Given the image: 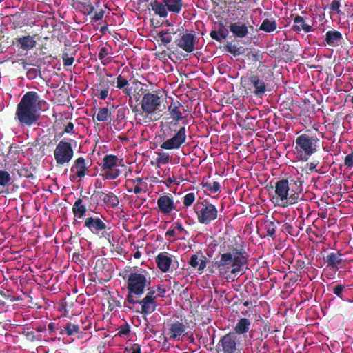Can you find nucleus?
I'll return each mask as SVG.
<instances>
[{
    "instance_id": "obj_1",
    "label": "nucleus",
    "mask_w": 353,
    "mask_h": 353,
    "mask_svg": "<svg viewBox=\"0 0 353 353\" xmlns=\"http://www.w3.org/2000/svg\"><path fill=\"white\" fill-rule=\"evenodd\" d=\"M48 103L41 99L37 92L28 91L23 95L17 104L15 119L21 126H32L39 119V111L48 110Z\"/></svg>"
},
{
    "instance_id": "obj_2",
    "label": "nucleus",
    "mask_w": 353,
    "mask_h": 353,
    "mask_svg": "<svg viewBox=\"0 0 353 353\" xmlns=\"http://www.w3.org/2000/svg\"><path fill=\"white\" fill-rule=\"evenodd\" d=\"M126 279L128 295L125 299L130 304L134 305L150 285V278L148 272L141 268H134L127 276Z\"/></svg>"
},
{
    "instance_id": "obj_3",
    "label": "nucleus",
    "mask_w": 353,
    "mask_h": 353,
    "mask_svg": "<svg viewBox=\"0 0 353 353\" xmlns=\"http://www.w3.org/2000/svg\"><path fill=\"white\" fill-rule=\"evenodd\" d=\"M246 256L247 252L243 248H234L231 252L222 254L216 265L221 274L230 272L236 275L241 272Z\"/></svg>"
},
{
    "instance_id": "obj_4",
    "label": "nucleus",
    "mask_w": 353,
    "mask_h": 353,
    "mask_svg": "<svg viewBox=\"0 0 353 353\" xmlns=\"http://www.w3.org/2000/svg\"><path fill=\"white\" fill-rule=\"evenodd\" d=\"M163 137L165 141L161 144V148L178 150L186 141V128L180 126L176 122H168L163 125Z\"/></svg>"
},
{
    "instance_id": "obj_5",
    "label": "nucleus",
    "mask_w": 353,
    "mask_h": 353,
    "mask_svg": "<svg viewBox=\"0 0 353 353\" xmlns=\"http://www.w3.org/2000/svg\"><path fill=\"white\" fill-rule=\"evenodd\" d=\"M152 10L161 18H166L168 12L179 14L183 6V0H152L150 3Z\"/></svg>"
},
{
    "instance_id": "obj_6",
    "label": "nucleus",
    "mask_w": 353,
    "mask_h": 353,
    "mask_svg": "<svg viewBox=\"0 0 353 353\" xmlns=\"http://www.w3.org/2000/svg\"><path fill=\"white\" fill-rule=\"evenodd\" d=\"M319 141L316 136L306 134L299 136L295 141V149L300 154L301 160L307 161L309 157L317 151V143Z\"/></svg>"
},
{
    "instance_id": "obj_7",
    "label": "nucleus",
    "mask_w": 353,
    "mask_h": 353,
    "mask_svg": "<svg viewBox=\"0 0 353 353\" xmlns=\"http://www.w3.org/2000/svg\"><path fill=\"white\" fill-rule=\"evenodd\" d=\"M294 193L291 192L290 183L288 179H281L275 184V196L273 199L275 202L282 206H285L296 202Z\"/></svg>"
},
{
    "instance_id": "obj_8",
    "label": "nucleus",
    "mask_w": 353,
    "mask_h": 353,
    "mask_svg": "<svg viewBox=\"0 0 353 353\" xmlns=\"http://www.w3.org/2000/svg\"><path fill=\"white\" fill-rule=\"evenodd\" d=\"M71 139L63 138L54 150V159L57 165H63L70 163L74 156Z\"/></svg>"
},
{
    "instance_id": "obj_9",
    "label": "nucleus",
    "mask_w": 353,
    "mask_h": 353,
    "mask_svg": "<svg viewBox=\"0 0 353 353\" xmlns=\"http://www.w3.org/2000/svg\"><path fill=\"white\" fill-rule=\"evenodd\" d=\"M194 210L197 216L198 222L201 224L208 225L218 216V210L216 206L205 201L195 204Z\"/></svg>"
},
{
    "instance_id": "obj_10",
    "label": "nucleus",
    "mask_w": 353,
    "mask_h": 353,
    "mask_svg": "<svg viewBox=\"0 0 353 353\" xmlns=\"http://www.w3.org/2000/svg\"><path fill=\"white\" fill-rule=\"evenodd\" d=\"M102 176L105 179L114 180L121 174V171L117 168L119 166V158L113 154L105 155L100 164Z\"/></svg>"
},
{
    "instance_id": "obj_11",
    "label": "nucleus",
    "mask_w": 353,
    "mask_h": 353,
    "mask_svg": "<svg viewBox=\"0 0 353 353\" xmlns=\"http://www.w3.org/2000/svg\"><path fill=\"white\" fill-rule=\"evenodd\" d=\"M240 341L237 335L233 332H229L223 336L218 344L217 350L219 353H239Z\"/></svg>"
},
{
    "instance_id": "obj_12",
    "label": "nucleus",
    "mask_w": 353,
    "mask_h": 353,
    "mask_svg": "<svg viewBox=\"0 0 353 353\" xmlns=\"http://www.w3.org/2000/svg\"><path fill=\"white\" fill-rule=\"evenodd\" d=\"M157 212L164 216L171 214L177 208L174 197L169 193L160 195L157 199Z\"/></svg>"
},
{
    "instance_id": "obj_13",
    "label": "nucleus",
    "mask_w": 353,
    "mask_h": 353,
    "mask_svg": "<svg viewBox=\"0 0 353 353\" xmlns=\"http://www.w3.org/2000/svg\"><path fill=\"white\" fill-rule=\"evenodd\" d=\"M247 88L251 93L261 98L267 91V83L263 77L257 74H251L248 77Z\"/></svg>"
},
{
    "instance_id": "obj_14",
    "label": "nucleus",
    "mask_w": 353,
    "mask_h": 353,
    "mask_svg": "<svg viewBox=\"0 0 353 353\" xmlns=\"http://www.w3.org/2000/svg\"><path fill=\"white\" fill-rule=\"evenodd\" d=\"M185 330L186 326L182 322L175 321L167 324L165 333L169 340L178 341L181 340L182 336L188 335Z\"/></svg>"
},
{
    "instance_id": "obj_15",
    "label": "nucleus",
    "mask_w": 353,
    "mask_h": 353,
    "mask_svg": "<svg viewBox=\"0 0 353 353\" xmlns=\"http://www.w3.org/2000/svg\"><path fill=\"white\" fill-rule=\"evenodd\" d=\"M161 104V98L157 94L150 92L143 95L141 103L143 112L148 114L154 113L159 108Z\"/></svg>"
},
{
    "instance_id": "obj_16",
    "label": "nucleus",
    "mask_w": 353,
    "mask_h": 353,
    "mask_svg": "<svg viewBox=\"0 0 353 353\" xmlns=\"http://www.w3.org/2000/svg\"><path fill=\"white\" fill-rule=\"evenodd\" d=\"M198 38L194 32H185L177 40V46L185 52L191 53L194 50Z\"/></svg>"
},
{
    "instance_id": "obj_17",
    "label": "nucleus",
    "mask_w": 353,
    "mask_h": 353,
    "mask_svg": "<svg viewBox=\"0 0 353 353\" xmlns=\"http://www.w3.org/2000/svg\"><path fill=\"white\" fill-rule=\"evenodd\" d=\"M70 172L72 174L70 175V179L72 181H75L77 178L81 179L88 174L89 169L85 159L82 157H78L72 165Z\"/></svg>"
},
{
    "instance_id": "obj_18",
    "label": "nucleus",
    "mask_w": 353,
    "mask_h": 353,
    "mask_svg": "<svg viewBox=\"0 0 353 353\" xmlns=\"http://www.w3.org/2000/svg\"><path fill=\"white\" fill-rule=\"evenodd\" d=\"M343 38L342 34L334 29L326 32L324 36V42L326 46L336 48L342 44Z\"/></svg>"
},
{
    "instance_id": "obj_19",
    "label": "nucleus",
    "mask_w": 353,
    "mask_h": 353,
    "mask_svg": "<svg viewBox=\"0 0 353 353\" xmlns=\"http://www.w3.org/2000/svg\"><path fill=\"white\" fill-rule=\"evenodd\" d=\"M84 226L93 234H98L106 228V224L99 217H88L85 219Z\"/></svg>"
},
{
    "instance_id": "obj_20",
    "label": "nucleus",
    "mask_w": 353,
    "mask_h": 353,
    "mask_svg": "<svg viewBox=\"0 0 353 353\" xmlns=\"http://www.w3.org/2000/svg\"><path fill=\"white\" fill-rule=\"evenodd\" d=\"M229 28L230 31L236 38L242 39L245 37L248 34V26L247 23L241 21L231 23Z\"/></svg>"
},
{
    "instance_id": "obj_21",
    "label": "nucleus",
    "mask_w": 353,
    "mask_h": 353,
    "mask_svg": "<svg viewBox=\"0 0 353 353\" xmlns=\"http://www.w3.org/2000/svg\"><path fill=\"white\" fill-rule=\"evenodd\" d=\"M135 304H139L141 306V310H137V312H141L145 316L144 319L148 322L146 316L152 314L156 310L157 306L156 301H152L149 299L143 298L141 300L138 299V301Z\"/></svg>"
},
{
    "instance_id": "obj_22",
    "label": "nucleus",
    "mask_w": 353,
    "mask_h": 353,
    "mask_svg": "<svg viewBox=\"0 0 353 353\" xmlns=\"http://www.w3.org/2000/svg\"><path fill=\"white\" fill-rule=\"evenodd\" d=\"M294 25L292 27L293 31L296 33H300L301 31L305 33L314 31L312 26L306 23V19L302 17L297 15L293 19Z\"/></svg>"
},
{
    "instance_id": "obj_23",
    "label": "nucleus",
    "mask_w": 353,
    "mask_h": 353,
    "mask_svg": "<svg viewBox=\"0 0 353 353\" xmlns=\"http://www.w3.org/2000/svg\"><path fill=\"white\" fill-rule=\"evenodd\" d=\"M72 210L74 214V223H76L79 222V219H82L85 216L87 208L83 203V200L79 198L75 201Z\"/></svg>"
},
{
    "instance_id": "obj_24",
    "label": "nucleus",
    "mask_w": 353,
    "mask_h": 353,
    "mask_svg": "<svg viewBox=\"0 0 353 353\" xmlns=\"http://www.w3.org/2000/svg\"><path fill=\"white\" fill-rule=\"evenodd\" d=\"M172 261L171 256L167 252L160 253L156 257L157 267L165 273L169 271Z\"/></svg>"
},
{
    "instance_id": "obj_25",
    "label": "nucleus",
    "mask_w": 353,
    "mask_h": 353,
    "mask_svg": "<svg viewBox=\"0 0 353 353\" xmlns=\"http://www.w3.org/2000/svg\"><path fill=\"white\" fill-rule=\"evenodd\" d=\"M16 43L19 48L25 51L33 49L37 45V41L34 39V37L30 35L17 38Z\"/></svg>"
},
{
    "instance_id": "obj_26",
    "label": "nucleus",
    "mask_w": 353,
    "mask_h": 353,
    "mask_svg": "<svg viewBox=\"0 0 353 353\" xmlns=\"http://www.w3.org/2000/svg\"><path fill=\"white\" fill-rule=\"evenodd\" d=\"M99 198L108 208H116L119 204V198L112 192L105 193L101 192Z\"/></svg>"
},
{
    "instance_id": "obj_27",
    "label": "nucleus",
    "mask_w": 353,
    "mask_h": 353,
    "mask_svg": "<svg viewBox=\"0 0 353 353\" xmlns=\"http://www.w3.org/2000/svg\"><path fill=\"white\" fill-rule=\"evenodd\" d=\"M251 326V321L247 318H241L236 322L233 333L237 334H244L249 332Z\"/></svg>"
},
{
    "instance_id": "obj_28",
    "label": "nucleus",
    "mask_w": 353,
    "mask_h": 353,
    "mask_svg": "<svg viewBox=\"0 0 353 353\" xmlns=\"http://www.w3.org/2000/svg\"><path fill=\"white\" fill-rule=\"evenodd\" d=\"M327 267L330 269L337 270L339 265L342 262V254L338 252H331L325 259Z\"/></svg>"
},
{
    "instance_id": "obj_29",
    "label": "nucleus",
    "mask_w": 353,
    "mask_h": 353,
    "mask_svg": "<svg viewBox=\"0 0 353 353\" xmlns=\"http://www.w3.org/2000/svg\"><path fill=\"white\" fill-rule=\"evenodd\" d=\"M181 105V103L176 101H172L168 106V112L171 118L173 119V122L179 123V121L183 119L182 113L180 110Z\"/></svg>"
},
{
    "instance_id": "obj_30",
    "label": "nucleus",
    "mask_w": 353,
    "mask_h": 353,
    "mask_svg": "<svg viewBox=\"0 0 353 353\" xmlns=\"http://www.w3.org/2000/svg\"><path fill=\"white\" fill-rule=\"evenodd\" d=\"M203 258L204 259H201L199 258L197 254H193L189 260V264L192 268H196L199 274L203 273L206 268L207 260L206 258Z\"/></svg>"
},
{
    "instance_id": "obj_31",
    "label": "nucleus",
    "mask_w": 353,
    "mask_h": 353,
    "mask_svg": "<svg viewBox=\"0 0 353 353\" xmlns=\"http://www.w3.org/2000/svg\"><path fill=\"white\" fill-rule=\"evenodd\" d=\"M277 224L278 223L269 220L264 221L263 228L266 231V236H270L272 239H275Z\"/></svg>"
},
{
    "instance_id": "obj_32",
    "label": "nucleus",
    "mask_w": 353,
    "mask_h": 353,
    "mask_svg": "<svg viewBox=\"0 0 353 353\" xmlns=\"http://www.w3.org/2000/svg\"><path fill=\"white\" fill-rule=\"evenodd\" d=\"M276 22L274 19H265L259 27V30L272 32L276 29Z\"/></svg>"
},
{
    "instance_id": "obj_33",
    "label": "nucleus",
    "mask_w": 353,
    "mask_h": 353,
    "mask_svg": "<svg viewBox=\"0 0 353 353\" xmlns=\"http://www.w3.org/2000/svg\"><path fill=\"white\" fill-rule=\"evenodd\" d=\"M290 183V188H291V192H294V194L297 192H300L301 190V186L303 184V181L299 176H295L290 178L288 180Z\"/></svg>"
},
{
    "instance_id": "obj_34",
    "label": "nucleus",
    "mask_w": 353,
    "mask_h": 353,
    "mask_svg": "<svg viewBox=\"0 0 353 353\" xmlns=\"http://www.w3.org/2000/svg\"><path fill=\"white\" fill-rule=\"evenodd\" d=\"M111 117V113L108 108H100L96 114V119L99 122H106Z\"/></svg>"
},
{
    "instance_id": "obj_35",
    "label": "nucleus",
    "mask_w": 353,
    "mask_h": 353,
    "mask_svg": "<svg viewBox=\"0 0 353 353\" xmlns=\"http://www.w3.org/2000/svg\"><path fill=\"white\" fill-rule=\"evenodd\" d=\"M202 186L205 190L210 191L212 193H216L221 190V185L217 181L213 183L205 182L202 183Z\"/></svg>"
},
{
    "instance_id": "obj_36",
    "label": "nucleus",
    "mask_w": 353,
    "mask_h": 353,
    "mask_svg": "<svg viewBox=\"0 0 353 353\" xmlns=\"http://www.w3.org/2000/svg\"><path fill=\"white\" fill-rule=\"evenodd\" d=\"M12 177L8 172L0 170V186L6 187L11 184Z\"/></svg>"
},
{
    "instance_id": "obj_37",
    "label": "nucleus",
    "mask_w": 353,
    "mask_h": 353,
    "mask_svg": "<svg viewBox=\"0 0 353 353\" xmlns=\"http://www.w3.org/2000/svg\"><path fill=\"white\" fill-rule=\"evenodd\" d=\"M79 326L78 325H75L72 323L71 322H68L65 325V333L68 336H72L74 334H77L79 332Z\"/></svg>"
},
{
    "instance_id": "obj_38",
    "label": "nucleus",
    "mask_w": 353,
    "mask_h": 353,
    "mask_svg": "<svg viewBox=\"0 0 353 353\" xmlns=\"http://www.w3.org/2000/svg\"><path fill=\"white\" fill-rule=\"evenodd\" d=\"M128 79L123 74V72L119 74L116 79L117 88L118 89H123L128 85Z\"/></svg>"
},
{
    "instance_id": "obj_39",
    "label": "nucleus",
    "mask_w": 353,
    "mask_h": 353,
    "mask_svg": "<svg viewBox=\"0 0 353 353\" xmlns=\"http://www.w3.org/2000/svg\"><path fill=\"white\" fill-rule=\"evenodd\" d=\"M196 199V195L194 192H189L186 194L183 197V205L184 206L188 208L190 206H191L193 203L195 201Z\"/></svg>"
},
{
    "instance_id": "obj_40",
    "label": "nucleus",
    "mask_w": 353,
    "mask_h": 353,
    "mask_svg": "<svg viewBox=\"0 0 353 353\" xmlns=\"http://www.w3.org/2000/svg\"><path fill=\"white\" fill-rule=\"evenodd\" d=\"M109 54V48L108 47L103 46L100 48L99 52L98 54L99 59L101 61L103 65H105L107 62L105 61V58Z\"/></svg>"
},
{
    "instance_id": "obj_41",
    "label": "nucleus",
    "mask_w": 353,
    "mask_h": 353,
    "mask_svg": "<svg viewBox=\"0 0 353 353\" xmlns=\"http://www.w3.org/2000/svg\"><path fill=\"white\" fill-rule=\"evenodd\" d=\"M74 128V124L72 122H68L65 126L63 131L59 134V137H62L64 134H77Z\"/></svg>"
},
{
    "instance_id": "obj_42",
    "label": "nucleus",
    "mask_w": 353,
    "mask_h": 353,
    "mask_svg": "<svg viewBox=\"0 0 353 353\" xmlns=\"http://www.w3.org/2000/svg\"><path fill=\"white\" fill-rule=\"evenodd\" d=\"M159 38H160L161 41L162 42V43H163L164 46H167L172 40V37L168 31L161 32L159 33Z\"/></svg>"
},
{
    "instance_id": "obj_43",
    "label": "nucleus",
    "mask_w": 353,
    "mask_h": 353,
    "mask_svg": "<svg viewBox=\"0 0 353 353\" xmlns=\"http://www.w3.org/2000/svg\"><path fill=\"white\" fill-rule=\"evenodd\" d=\"M210 35L213 39L219 42L226 38V34L223 30H219L218 32L213 30L210 32Z\"/></svg>"
},
{
    "instance_id": "obj_44",
    "label": "nucleus",
    "mask_w": 353,
    "mask_h": 353,
    "mask_svg": "<svg viewBox=\"0 0 353 353\" xmlns=\"http://www.w3.org/2000/svg\"><path fill=\"white\" fill-rule=\"evenodd\" d=\"M39 74L40 70L39 68H31L27 71L26 77L29 80H33L36 79Z\"/></svg>"
},
{
    "instance_id": "obj_45",
    "label": "nucleus",
    "mask_w": 353,
    "mask_h": 353,
    "mask_svg": "<svg viewBox=\"0 0 353 353\" xmlns=\"http://www.w3.org/2000/svg\"><path fill=\"white\" fill-rule=\"evenodd\" d=\"M346 288V286L345 285H343V284H339V285H336V286H334L333 288V293L337 296L339 298L341 299L342 300H343V291L345 290V289Z\"/></svg>"
},
{
    "instance_id": "obj_46",
    "label": "nucleus",
    "mask_w": 353,
    "mask_h": 353,
    "mask_svg": "<svg viewBox=\"0 0 353 353\" xmlns=\"http://www.w3.org/2000/svg\"><path fill=\"white\" fill-rule=\"evenodd\" d=\"M171 228H173L174 229H175L176 232H177V234H185V235L188 234V232H187V230H185V228H183L182 224L179 221L174 222L172 225Z\"/></svg>"
},
{
    "instance_id": "obj_47",
    "label": "nucleus",
    "mask_w": 353,
    "mask_h": 353,
    "mask_svg": "<svg viewBox=\"0 0 353 353\" xmlns=\"http://www.w3.org/2000/svg\"><path fill=\"white\" fill-rule=\"evenodd\" d=\"M340 2L338 0H333L330 6V8L332 11L335 12L336 13H340Z\"/></svg>"
},
{
    "instance_id": "obj_48",
    "label": "nucleus",
    "mask_w": 353,
    "mask_h": 353,
    "mask_svg": "<svg viewBox=\"0 0 353 353\" xmlns=\"http://www.w3.org/2000/svg\"><path fill=\"white\" fill-rule=\"evenodd\" d=\"M130 332L128 325H121L119 327L118 335L120 336H127Z\"/></svg>"
},
{
    "instance_id": "obj_49",
    "label": "nucleus",
    "mask_w": 353,
    "mask_h": 353,
    "mask_svg": "<svg viewBox=\"0 0 353 353\" xmlns=\"http://www.w3.org/2000/svg\"><path fill=\"white\" fill-rule=\"evenodd\" d=\"M344 163L348 168L353 167V150L345 157Z\"/></svg>"
},
{
    "instance_id": "obj_50",
    "label": "nucleus",
    "mask_w": 353,
    "mask_h": 353,
    "mask_svg": "<svg viewBox=\"0 0 353 353\" xmlns=\"http://www.w3.org/2000/svg\"><path fill=\"white\" fill-rule=\"evenodd\" d=\"M74 58L69 57L67 54L63 55V65L66 67L70 66L74 63Z\"/></svg>"
},
{
    "instance_id": "obj_51",
    "label": "nucleus",
    "mask_w": 353,
    "mask_h": 353,
    "mask_svg": "<svg viewBox=\"0 0 353 353\" xmlns=\"http://www.w3.org/2000/svg\"><path fill=\"white\" fill-rule=\"evenodd\" d=\"M104 13L105 12L103 10H101L100 11L95 12L94 16L92 17V20L94 21H98L101 20L103 18Z\"/></svg>"
},
{
    "instance_id": "obj_52",
    "label": "nucleus",
    "mask_w": 353,
    "mask_h": 353,
    "mask_svg": "<svg viewBox=\"0 0 353 353\" xmlns=\"http://www.w3.org/2000/svg\"><path fill=\"white\" fill-rule=\"evenodd\" d=\"M158 161L161 163H167L169 161V156L167 154L163 153L160 155Z\"/></svg>"
},
{
    "instance_id": "obj_53",
    "label": "nucleus",
    "mask_w": 353,
    "mask_h": 353,
    "mask_svg": "<svg viewBox=\"0 0 353 353\" xmlns=\"http://www.w3.org/2000/svg\"><path fill=\"white\" fill-rule=\"evenodd\" d=\"M157 296V295H155V291L151 290L146 294L145 298L149 299L152 301H155Z\"/></svg>"
},
{
    "instance_id": "obj_54",
    "label": "nucleus",
    "mask_w": 353,
    "mask_h": 353,
    "mask_svg": "<svg viewBox=\"0 0 353 353\" xmlns=\"http://www.w3.org/2000/svg\"><path fill=\"white\" fill-rule=\"evenodd\" d=\"M108 95V89L102 90L100 91L98 97L101 100H105Z\"/></svg>"
},
{
    "instance_id": "obj_55",
    "label": "nucleus",
    "mask_w": 353,
    "mask_h": 353,
    "mask_svg": "<svg viewBox=\"0 0 353 353\" xmlns=\"http://www.w3.org/2000/svg\"><path fill=\"white\" fill-rule=\"evenodd\" d=\"M177 235V232H176L175 229L170 228L165 232V236L168 237H174Z\"/></svg>"
},
{
    "instance_id": "obj_56",
    "label": "nucleus",
    "mask_w": 353,
    "mask_h": 353,
    "mask_svg": "<svg viewBox=\"0 0 353 353\" xmlns=\"http://www.w3.org/2000/svg\"><path fill=\"white\" fill-rule=\"evenodd\" d=\"M175 180H176V179L174 177L169 176L168 178L166 179L165 181H161L160 183H163L167 186H169L170 184L174 183Z\"/></svg>"
},
{
    "instance_id": "obj_57",
    "label": "nucleus",
    "mask_w": 353,
    "mask_h": 353,
    "mask_svg": "<svg viewBox=\"0 0 353 353\" xmlns=\"http://www.w3.org/2000/svg\"><path fill=\"white\" fill-rule=\"evenodd\" d=\"M131 353H141L139 345L137 344H134L131 348Z\"/></svg>"
},
{
    "instance_id": "obj_58",
    "label": "nucleus",
    "mask_w": 353,
    "mask_h": 353,
    "mask_svg": "<svg viewBox=\"0 0 353 353\" xmlns=\"http://www.w3.org/2000/svg\"><path fill=\"white\" fill-rule=\"evenodd\" d=\"M141 117H143V112H137L135 114V119L137 120V122L138 123H142V119H141Z\"/></svg>"
},
{
    "instance_id": "obj_59",
    "label": "nucleus",
    "mask_w": 353,
    "mask_h": 353,
    "mask_svg": "<svg viewBox=\"0 0 353 353\" xmlns=\"http://www.w3.org/2000/svg\"><path fill=\"white\" fill-rule=\"evenodd\" d=\"M157 292H158V296L163 297L164 296V294L165 293V290L163 288H161V287L157 288Z\"/></svg>"
},
{
    "instance_id": "obj_60",
    "label": "nucleus",
    "mask_w": 353,
    "mask_h": 353,
    "mask_svg": "<svg viewBox=\"0 0 353 353\" xmlns=\"http://www.w3.org/2000/svg\"><path fill=\"white\" fill-rule=\"evenodd\" d=\"M188 332V335L186 336L188 338V340L189 341L190 343H194V337L193 336V334L190 332Z\"/></svg>"
},
{
    "instance_id": "obj_61",
    "label": "nucleus",
    "mask_w": 353,
    "mask_h": 353,
    "mask_svg": "<svg viewBox=\"0 0 353 353\" xmlns=\"http://www.w3.org/2000/svg\"><path fill=\"white\" fill-rule=\"evenodd\" d=\"M48 330L53 332L55 331V324L54 323H50L48 325Z\"/></svg>"
},
{
    "instance_id": "obj_62",
    "label": "nucleus",
    "mask_w": 353,
    "mask_h": 353,
    "mask_svg": "<svg viewBox=\"0 0 353 353\" xmlns=\"http://www.w3.org/2000/svg\"><path fill=\"white\" fill-rule=\"evenodd\" d=\"M21 65H22L23 69L25 70H27V71L28 70V69L30 68H29L30 64L27 63V62H26V61H22Z\"/></svg>"
},
{
    "instance_id": "obj_63",
    "label": "nucleus",
    "mask_w": 353,
    "mask_h": 353,
    "mask_svg": "<svg viewBox=\"0 0 353 353\" xmlns=\"http://www.w3.org/2000/svg\"><path fill=\"white\" fill-rule=\"evenodd\" d=\"M134 193L138 194L142 192V188L138 185H136L133 190Z\"/></svg>"
},
{
    "instance_id": "obj_64",
    "label": "nucleus",
    "mask_w": 353,
    "mask_h": 353,
    "mask_svg": "<svg viewBox=\"0 0 353 353\" xmlns=\"http://www.w3.org/2000/svg\"><path fill=\"white\" fill-rule=\"evenodd\" d=\"M123 93H124L126 95H130L131 94V88L125 87L123 89Z\"/></svg>"
}]
</instances>
